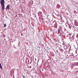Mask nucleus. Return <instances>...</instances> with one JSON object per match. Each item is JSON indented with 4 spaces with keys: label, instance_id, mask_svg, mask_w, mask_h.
Instances as JSON below:
<instances>
[{
    "label": "nucleus",
    "instance_id": "nucleus-2",
    "mask_svg": "<svg viewBox=\"0 0 78 78\" xmlns=\"http://www.w3.org/2000/svg\"><path fill=\"white\" fill-rule=\"evenodd\" d=\"M6 8L7 9H9V5H8L7 6Z\"/></svg>",
    "mask_w": 78,
    "mask_h": 78
},
{
    "label": "nucleus",
    "instance_id": "nucleus-8",
    "mask_svg": "<svg viewBox=\"0 0 78 78\" xmlns=\"http://www.w3.org/2000/svg\"><path fill=\"white\" fill-rule=\"evenodd\" d=\"M58 33H60V30H58Z\"/></svg>",
    "mask_w": 78,
    "mask_h": 78
},
{
    "label": "nucleus",
    "instance_id": "nucleus-4",
    "mask_svg": "<svg viewBox=\"0 0 78 78\" xmlns=\"http://www.w3.org/2000/svg\"><path fill=\"white\" fill-rule=\"evenodd\" d=\"M57 6V7H58V8H60V7H61V6H60V5H58Z\"/></svg>",
    "mask_w": 78,
    "mask_h": 78
},
{
    "label": "nucleus",
    "instance_id": "nucleus-5",
    "mask_svg": "<svg viewBox=\"0 0 78 78\" xmlns=\"http://www.w3.org/2000/svg\"><path fill=\"white\" fill-rule=\"evenodd\" d=\"M6 27V24H5L4 25V27Z\"/></svg>",
    "mask_w": 78,
    "mask_h": 78
},
{
    "label": "nucleus",
    "instance_id": "nucleus-6",
    "mask_svg": "<svg viewBox=\"0 0 78 78\" xmlns=\"http://www.w3.org/2000/svg\"><path fill=\"white\" fill-rule=\"evenodd\" d=\"M71 39L72 41V40L73 39V37H71Z\"/></svg>",
    "mask_w": 78,
    "mask_h": 78
},
{
    "label": "nucleus",
    "instance_id": "nucleus-3",
    "mask_svg": "<svg viewBox=\"0 0 78 78\" xmlns=\"http://www.w3.org/2000/svg\"><path fill=\"white\" fill-rule=\"evenodd\" d=\"M0 68H1V69H2V63L0 64Z\"/></svg>",
    "mask_w": 78,
    "mask_h": 78
},
{
    "label": "nucleus",
    "instance_id": "nucleus-7",
    "mask_svg": "<svg viewBox=\"0 0 78 78\" xmlns=\"http://www.w3.org/2000/svg\"><path fill=\"white\" fill-rule=\"evenodd\" d=\"M69 36H71V35H72V34H69Z\"/></svg>",
    "mask_w": 78,
    "mask_h": 78
},
{
    "label": "nucleus",
    "instance_id": "nucleus-12",
    "mask_svg": "<svg viewBox=\"0 0 78 78\" xmlns=\"http://www.w3.org/2000/svg\"><path fill=\"white\" fill-rule=\"evenodd\" d=\"M29 61V60H28V61ZM28 62H29V61H28Z\"/></svg>",
    "mask_w": 78,
    "mask_h": 78
},
{
    "label": "nucleus",
    "instance_id": "nucleus-11",
    "mask_svg": "<svg viewBox=\"0 0 78 78\" xmlns=\"http://www.w3.org/2000/svg\"><path fill=\"white\" fill-rule=\"evenodd\" d=\"M0 55H1V53H0Z\"/></svg>",
    "mask_w": 78,
    "mask_h": 78
},
{
    "label": "nucleus",
    "instance_id": "nucleus-13",
    "mask_svg": "<svg viewBox=\"0 0 78 78\" xmlns=\"http://www.w3.org/2000/svg\"><path fill=\"white\" fill-rule=\"evenodd\" d=\"M16 14H17V12H16Z\"/></svg>",
    "mask_w": 78,
    "mask_h": 78
},
{
    "label": "nucleus",
    "instance_id": "nucleus-10",
    "mask_svg": "<svg viewBox=\"0 0 78 78\" xmlns=\"http://www.w3.org/2000/svg\"><path fill=\"white\" fill-rule=\"evenodd\" d=\"M61 50L62 51H63V50L62 49H61Z\"/></svg>",
    "mask_w": 78,
    "mask_h": 78
},
{
    "label": "nucleus",
    "instance_id": "nucleus-1",
    "mask_svg": "<svg viewBox=\"0 0 78 78\" xmlns=\"http://www.w3.org/2000/svg\"><path fill=\"white\" fill-rule=\"evenodd\" d=\"M0 3L2 7V10L5 9V0H0Z\"/></svg>",
    "mask_w": 78,
    "mask_h": 78
},
{
    "label": "nucleus",
    "instance_id": "nucleus-9",
    "mask_svg": "<svg viewBox=\"0 0 78 78\" xmlns=\"http://www.w3.org/2000/svg\"><path fill=\"white\" fill-rule=\"evenodd\" d=\"M29 68H30V69H31V66H29Z\"/></svg>",
    "mask_w": 78,
    "mask_h": 78
}]
</instances>
